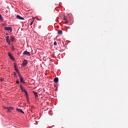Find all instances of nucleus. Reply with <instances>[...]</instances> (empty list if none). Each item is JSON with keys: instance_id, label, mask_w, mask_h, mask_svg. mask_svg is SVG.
Returning a JSON list of instances; mask_svg holds the SVG:
<instances>
[{"instance_id": "f257e3e1", "label": "nucleus", "mask_w": 128, "mask_h": 128, "mask_svg": "<svg viewBox=\"0 0 128 128\" xmlns=\"http://www.w3.org/2000/svg\"><path fill=\"white\" fill-rule=\"evenodd\" d=\"M20 88H21V90H22L25 92L26 93V94L27 96V98H28V92L24 88V86H20Z\"/></svg>"}, {"instance_id": "f03ea898", "label": "nucleus", "mask_w": 128, "mask_h": 128, "mask_svg": "<svg viewBox=\"0 0 128 128\" xmlns=\"http://www.w3.org/2000/svg\"><path fill=\"white\" fill-rule=\"evenodd\" d=\"M5 109H7L8 110V112H11L12 110H14V108L10 107V108H4Z\"/></svg>"}, {"instance_id": "7ed1b4c3", "label": "nucleus", "mask_w": 128, "mask_h": 128, "mask_svg": "<svg viewBox=\"0 0 128 128\" xmlns=\"http://www.w3.org/2000/svg\"><path fill=\"white\" fill-rule=\"evenodd\" d=\"M18 76H19V77H20V82H21L22 83H24V78L21 76V75L20 74H19Z\"/></svg>"}, {"instance_id": "20e7f679", "label": "nucleus", "mask_w": 128, "mask_h": 128, "mask_svg": "<svg viewBox=\"0 0 128 128\" xmlns=\"http://www.w3.org/2000/svg\"><path fill=\"white\" fill-rule=\"evenodd\" d=\"M24 54L28 56H30V52L28 51H24Z\"/></svg>"}, {"instance_id": "39448f33", "label": "nucleus", "mask_w": 128, "mask_h": 128, "mask_svg": "<svg viewBox=\"0 0 128 128\" xmlns=\"http://www.w3.org/2000/svg\"><path fill=\"white\" fill-rule=\"evenodd\" d=\"M5 30H10V32H12V28L11 27H6Z\"/></svg>"}, {"instance_id": "423d86ee", "label": "nucleus", "mask_w": 128, "mask_h": 128, "mask_svg": "<svg viewBox=\"0 0 128 128\" xmlns=\"http://www.w3.org/2000/svg\"><path fill=\"white\" fill-rule=\"evenodd\" d=\"M28 64V61L26 60H24V62L22 63V65L24 66H26Z\"/></svg>"}, {"instance_id": "0eeeda50", "label": "nucleus", "mask_w": 128, "mask_h": 128, "mask_svg": "<svg viewBox=\"0 0 128 128\" xmlns=\"http://www.w3.org/2000/svg\"><path fill=\"white\" fill-rule=\"evenodd\" d=\"M54 82H55V83H58V78H55L54 79Z\"/></svg>"}, {"instance_id": "6e6552de", "label": "nucleus", "mask_w": 128, "mask_h": 128, "mask_svg": "<svg viewBox=\"0 0 128 128\" xmlns=\"http://www.w3.org/2000/svg\"><path fill=\"white\" fill-rule=\"evenodd\" d=\"M64 20L66 21L65 24H68V21L67 20V17L64 16Z\"/></svg>"}, {"instance_id": "1a4fd4ad", "label": "nucleus", "mask_w": 128, "mask_h": 128, "mask_svg": "<svg viewBox=\"0 0 128 128\" xmlns=\"http://www.w3.org/2000/svg\"><path fill=\"white\" fill-rule=\"evenodd\" d=\"M16 18H18V20H24L23 18L21 17V16H20L19 15H18V16H16Z\"/></svg>"}, {"instance_id": "9d476101", "label": "nucleus", "mask_w": 128, "mask_h": 128, "mask_svg": "<svg viewBox=\"0 0 128 128\" xmlns=\"http://www.w3.org/2000/svg\"><path fill=\"white\" fill-rule=\"evenodd\" d=\"M34 95H35V98H38V93H36V92L35 91L33 92Z\"/></svg>"}, {"instance_id": "9b49d317", "label": "nucleus", "mask_w": 128, "mask_h": 128, "mask_svg": "<svg viewBox=\"0 0 128 128\" xmlns=\"http://www.w3.org/2000/svg\"><path fill=\"white\" fill-rule=\"evenodd\" d=\"M16 110L18 112H21V113H22V114H24V112L20 109H18V108H17L16 109Z\"/></svg>"}, {"instance_id": "f8f14e48", "label": "nucleus", "mask_w": 128, "mask_h": 128, "mask_svg": "<svg viewBox=\"0 0 128 128\" xmlns=\"http://www.w3.org/2000/svg\"><path fill=\"white\" fill-rule=\"evenodd\" d=\"M58 34H62V30H58Z\"/></svg>"}, {"instance_id": "ddd939ff", "label": "nucleus", "mask_w": 128, "mask_h": 128, "mask_svg": "<svg viewBox=\"0 0 128 128\" xmlns=\"http://www.w3.org/2000/svg\"><path fill=\"white\" fill-rule=\"evenodd\" d=\"M14 36H10V40H11V42H14Z\"/></svg>"}, {"instance_id": "4468645a", "label": "nucleus", "mask_w": 128, "mask_h": 128, "mask_svg": "<svg viewBox=\"0 0 128 128\" xmlns=\"http://www.w3.org/2000/svg\"><path fill=\"white\" fill-rule=\"evenodd\" d=\"M14 69H15L16 72H18V74L19 75V74H20L19 73L18 70V68H14Z\"/></svg>"}, {"instance_id": "2eb2a0df", "label": "nucleus", "mask_w": 128, "mask_h": 128, "mask_svg": "<svg viewBox=\"0 0 128 128\" xmlns=\"http://www.w3.org/2000/svg\"><path fill=\"white\" fill-rule=\"evenodd\" d=\"M6 40L8 44L10 45V40L8 39V40Z\"/></svg>"}, {"instance_id": "dca6fc26", "label": "nucleus", "mask_w": 128, "mask_h": 128, "mask_svg": "<svg viewBox=\"0 0 128 128\" xmlns=\"http://www.w3.org/2000/svg\"><path fill=\"white\" fill-rule=\"evenodd\" d=\"M0 20H1V21L4 20V19H3L2 16L0 14Z\"/></svg>"}, {"instance_id": "f3484780", "label": "nucleus", "mask_w": 128, "mask_h": 128, "mask_svg": "<svg viewBox=\"0 0 128 128\" xmlns=\"http://www.w3.org/2000/svg\"><path fill=\"white\" fill-rule=\"evenodd\" d=\"M16 66H17V64L16 63H14V68H17Z\"/></svg>"}, {"instance_id": "a211bd4d", "label": "nucleus", "mask_w": 128, "mask_h": 128, "mask_svg": "<svg viewBox=\"0 0 128 128\" xmlns=\"http://www.w3.org/2000/svg\"><path fill=\"white\" fill-rule=\"evenodd\" d=\"M10 58L12 60H14V58L12 56V55Z\"/></svg>"}, {"instance_id": "6ab92c4d", "label": "nucleus", "mask_w": 128, "mask_h": 128, "mask_svg": "<svg viewBox=\"0 0 128 128\" xmlns=\"http://www.w3.org/2000/svg\"><path fill=\"white\" fill-rule=\"evenodd\" d=\"M54 46H57V42H54Z\"/></svg>"}, {"instance_id": "aec40b11", "label": "nucleus", "mask_w": 128, "mask_h": 128, "mask_svg": "<svg viewBox=\"0 0 128 128\" xmlns=\"http://www.w3.org/2000/svg\"><path fill=\"white\" fill-rule=\"evenodd\" d=\"M16 83L17 84H19L20 81L18 80L16 81Z\"/></svg>"}, {"instance_id": "412c9836", "label": "nucleus", "mask_w": 128, "mask_h": 128, "mask_svg": "<svg viewBox=\"0 0 128 128\" xmlns=\"http://www.w3.org/2000/svg\"><path fill=\"white\" fill-rule=\"evenodd\" d=\"M14 76L15 77L16 76V72H14Z\"/></svg>"}, {"instance_id": "4be33fe9", "label": "nucleus", "mask_w": 128, "mask_h": 128, "mask_svg": "<svg viewBox=\"0 0 128 128\" xmlns=\"http://www.w3.org/2000/svg\"><path fill=\"white\" fill-rule=\"evenodd\" d=\"M4 79L3 78H0V82H4Z\"/></svg>"}, {"instance_id": "5701e85b", "label": "nucleus", "mask_w": 128, "mask_h": 128, "mask_svg": "<svg viewBox=\"0 0 128 128\" xmlns=\"http://www.w3.org/2000/svg\"><path fill=\"white\" fill-rule=\"evenodd\" d=\"M12 54L10 53V52H9L8 53V56H9V57H10V56H12Z\"/></svg>"}, {"instance_id": "b1692460", "label": "nucleus", "mask_w": 128, "mask_h": 128, "mask_svg": "<svg viewBox=\"0 0 128 128\" xmlns=\"http://www.w3.org/2000/svg\"><path fill=\"white\" fill-rule=\"evenodd\" d=\"M9 40V36H6V40Z\"/></svg>"}, {"instance_id": "393cba45", "label": "nucleus", "mask_w": 128, "mask_h": 128, "mask_svg": "<svg viewBox=\"0 0 128 128\" xmlns=\"http://www.w3.org/2000/svg\"><path fill=\"white\" fill-rule=\"evenodd\" d=\"M34 22V20H33V21L31 22L30 26H32V25L33 24Z\"/></svg>"}, {"instance_id": "a878e982", "label": "nucleus", "mask_w": 128, "mask_h": 128, "mask_svg": "<svg viewBox=\"0 0 128 128\" xmlns=\"http://www.w3.org/2000/svg\"><path fill=\"white\" fill-rule=\"evenodd\" d=\"M12 50H14V46L12 47Z\"/></svg>"}, {"instance_id": "bb28decb", "label": "nucleus", "mask_w": 128, "mask_h": 128, "mask_svg": "<svg viewBox=\"0 0 128 128\" xmlns=\"http://www.w3.org/2000/svg\"><path fill=\"white\" fill-rule=\"evenodd\" d=\"M6 36H8V33H6Z\"/></svg>"}, {"instance_id": "cd10ccee", "label": "nucleus", "mask_w": 128, "mask_h": 128, "mask_svg": "<svg viewBox=\"0 0 128 128\" xmlns=\"http://www.w3.org/2000/svg\"><path fill=\"white\" fill-rule=\"evenodd\" d=\"M2 26H4V24H2Z\"/></svg>"}]
</instances>
